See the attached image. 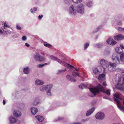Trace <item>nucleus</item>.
Returning <instances> with one entry per match:
<instances>
[{
  "instance_id": "nucleus-7",
  "label": "nucleus",
  "mask_w": 124,
  "mask_h": 124,
  "mask_svg": "<svg viewBox=\"0 0 124 124\" xmlns=\"http://www.w3.org/2000/svg\"><path fill=\"white\" fill-rule=\"evenodd\" d=\"M77 6H74L71 5L69 7L68 11L70 15L73 16L76 15L77 14Z\"/></svg>"
},
{
  "instance_id": "nucleus-50",
  "label": "nucleus",
  "mask_w": 124,
  "mask_h": 124,
  "mask_svg": "<svg viewBox=\"0 0 124 124\" xmlns=\"http://www.w3.org/2000/svg\"><path fill=\"white\" fill-rule=\"evenodd\" d=\"M12 95L13 96L16 97V93H14L12 94Z\"/></svg>"
},
{
  "instance_id": "nucleus-13",
  "label": "nucleus",
  "mask_w": 124,
  "mask_h": 124,
  "mask_svg": "<svg viewBox=\"0 0 124 124\" xmlns=\"http://www.w3.org/2000/svg\"><path fill=\"white\" fill-rule=\"evenodd\" d=\"M118 56L116 54H114L112 56V58L114 62L116 64H119L120 63V60Z\"/></svg>"
},
{
  "instance_id": "nucleus-34",
  "label": "nucleus",
  "mask_w": 124,
  "mask_h": 124,
  "mask_svg": "<svg viewBox=\"0 0 124 124\" xmlns=\"http://www.w3.org/2000/svg\"><path fill=\"white\" fill-rule=\"evenodd\" d=\"M72 75L73 76L75 77H76L77 76H78L79 77H80V76L78 74L75 72H73L72 73Z\"/></svg>"
},
{
  "instance_id": "nucleus-19",
  "label": "nucleus",
  "mask_w": 124,
  "mask_h": 124,
  "mask_svg": "<svg viewBox=\"0 0 124 124\" xmlns=\"http://www.w3.org/2000/svg\"><path fill=\"white\" fill-rule=\"evenodd\" d=\"M105 79V75L103 74H101L99 75L98 79L100 81H101L104 80Z\"/></svg>"
},
{
  "instance_id": "nucleus-36",
  "label": "nucleus",
  "mask_w": 124,
  "mask_h": 124,
  "mask_svg": "<svg viewBox=\"0 0 124 124\" xmlns=\"http://www.w3.org/2000/svg\"><path fill=\"white\" fill-rule=\"evenodd\" d=\"M72 1L75 3H78L82 1V0H72Z\"/></svg>"
},
{
  "instance_id": "nucleus-41",
  "label": "nucleus",
  "mask_w": 124,
  "mask_h": 124,
  "mask_svg": "<svg viewBox=\"0 0 124 124\" xmlns=\"http://www.w3.org/2000/svg\"><path fill=\"white\" fill-rule=\"evenodd\" d=\"M89 46V43H85L84 44V46Z\"/></svg>"
},
{
  "instance_id": "nucleus-42",
  "label": "nucleus",
  "mask_w": 124,
  "mask_h": 124,
  "mask_svg": "<svg viewBox=\"0 0 124 124\" xmlns=\"http://www.w3.org/2000/svg\"><path fill=\"white\" fill-rule=\"evenodd\" d=\"M16 28L18 30H21V27L20 26V25L18 24L16 25Z\"/></svg>"
},
{
  "instance_id": "nucleus-4",
  "label": "nucleus",
  "mask_w": 124,
  "mask_h": 124,
  "mask_svg": "<svg viewBox=\"0 0 124 124\" xmlns=\"http://www.w3.org/2000/svg\"><path fill=\"white\" fill-rule=\"evenodd\" d=\"M49 58L53 60L56 61L57 62L65 66V67L68 68L72 67L73 66L70 64L65 62L63 61L60 59H57V58L53 56V55H51L49 57Z\"/></svg>"
},
{
  "instance_id": "nucleus-20",
  "label": "nucleus",
  "mask_w": 124,
  "mask_h": 124,
  "mask_svg": "<svg viewBox=\"0 0 124 124\" xmlns=\"http://www.w3.org/2000/svg\"><path fill=\"white\" fill-rule=\"evenodd\" d=\"M9 119L10 121V124L15 123L17 121V119L13 116L10 117L9 118Z\"/></svg>"
},
{
  "instance_id": "nucleus-18",
  "label": "nucleus",
  "mask_w": 124,
  "mask_h": 124,
  "mask_svg": "<svg viewBox=\"0 0 124 124\" xmlns=\"http://www.w3.org/2000/svg\"><path fill=\"white\" fill-rule=\"evenodd\" d=\"M95 108L93 107L91 108L89 110H88L86 114V116H89L95 110Z\"/></svg>"
},
{
  "instance_id": "nucleus-59",
  "label": "nucleus",
  "mask_w": 124,
  "mask_h": 124,
  "mask_svg": "<svg viewBox=\"0 0 124 124\" xmlns=\"http://www.w3.org/2000/svg\"><path fill=\"white\" fill-rule=\"evenodd\" d=\"M120 46H124L123 45V44H121L120 45Z\"/></svg>"
},
{
  "instance_id": "nucleus-62",
  "label": "nucleus",
  "mask_w": 124,
  "mask_h": 124,
  "mask_svg": "<svg viewBox=\"0 0 124 124\" xmlns=\"http://www.w3.org/2000/svg\"><path fill=\"white\" fill-rule=\"evenodd\" d=\"M88 120H89V119H86V120L85 121Z\"/></svg>"
},
{
  "instance_id": "nucleus-24",
  "label": "nucleus",
  "mask_w": 124,
  "mask_h": 124,
  "mask_svg": "<svg viewBox=\"0 0 124 124\" xmlns=\"http://www.w3.org/2000/svg\"><path fill=\"white\" fill-rule=\"evenodd\" d=\"M31 110L32 114L34 115L35 114L38 112L37 109L36 108L34 107L31 108Z\"/></svg>"
},
{
  "instance_id": "nucleus-51",
  "label": "nucleus",
  "mask_w": 124,
  "mask_h": 124,
  "mask_svg": "<svg viewBox=\"0 0 124 124\" xmlns=\"http://www.w3.org/2000/svg\"><path fill=\"white\" fill-rule=\"evenodd\" d=\"M103 98L104 99H110V98H109L108 97H106V96L103 97Z\"/></svg>"
},
{
  "instance_id": "nucleus-54",
  "label": "nucleus",
  "mask_w": 124,
  "mask_h": 124,
  "mask_svg": "<svg viewBox=\"0 0 124 124\" xmlns=\"http://www.w3.org/2000/svg\"><path fill=\"white\" fill-rule=\"evenodd\" d=\"M30 12L32 13H34L33 11V9L32 8H31L30 9Z\"/></svg>"
},
{
  "instance_id": "nucleus-23",
  "label": "nucleus",
  "mask_w": 124,
  "mask_h": 124,
  "mask_svg": "<svg viewBox=\"0 0 124 124\" xmlns=\"http://www.w3.org/2000/svg\"><path fill=\"white\" fill-rule=\"evenodd\" d=\"M39 41L41 42H43L44 43V45L45 46H52L51 45L47 43V42L43 41V40L41 39H39Z\"/></svg>"
},
{
  "instance_id": "nucleus-5",
  "label": "nucleus",
  "mask_w": 124,
  "mask_h": 124,
  "mask_svg": "<svg viewBox=\"0 0 124 124\" xmlns=\"http://www.w3.org/2000/svg\"><path fill=\"white\" fill-rule=\"evenodd\" d=\"M77 13L80 15H83L85 12V6L83 3L78 5L77 6Z\"/></svg>"
},
{
  "instance_id": "nucleus-21",
  "label": "nucleus",
  "mask_w": 124,
  "mask_h": 124,
  "mask_svg": "<svg viewBox=\"0 0 124 124\" xmlns=\"http://www.w3.org/2000/svg\"><path fill=\"white\" fill-rule=\"evenodd\" d=\"M66 78L69 81L73 82H75L76 80L74 78H73L71 76L68 75L66 76Z\"/></svg>"
},
{
  "instance_id": "nucleus-63",
  "label": "nucleus",
  "mask_w": 124,
  "mask_h": 124,
  "mask_svg": "<svg viewBox=\"0 0 124 124\" xmlns=\"http://www.w3.org/2000/svg\"><path fill=\"white\" fill-rule=\"evenodd\" d=\"M1 93V91H0V94Z\"/></svg>"
},
{
  "instance_id": "nucleus-47",
  "label": "nucleus",
  "mask_w": 124,
  "mask_h": 124,
  "mask_svg": "<svg viewBox=\"0 0 124 124\" xmlns=\"http://www.w3.org/2000/svg\"><path fill=\"white\" fill-rule=\"evenodd\" d=\"M118 24L119 25H121L122 24V22L120 21L118 23Z\"/></svg>"
},
{
  "instance_id": "nucleus-39",
  "label": "nucleus",
  "mask_w": 124,
  "mask_h": 124,
  "mask_svg": "<svg viewBox=\"0 0 124 124\" xmlns=\"http://www.w3.org/2000/svg\"><path fill=\"white\" fill-rule=\"evenodd\" d=\"M118 17L119 18L118 19L119 20H124V17L122 15H120V16H118Z\"/></svg>"
},
{
  "instance_id": "nucleus-8",
  "label": "nucleus",
  "mask_w": 124,
  "mask_h": 124,
  "mask_svg": "<svg viewBox=\"0 0 124 124\" xmlns=\"http://www.w3.org/2000/svg\"><path fill=\"white\" fill-rule=\"evenodd\" d=\"M34 59L36 61L42 62L45 60V58L44 57L41 56L39 54L36 53L34 55Z\"/></svg>"
},
{
  "instance_id": "nucleus-56",
  "label": "nucleus",
  "mask_w": 124,
  "mask_h": 124,
  "mask_svg": "<svg viewBox=\"0 0 124 124\" xmlns=\"http://www.w3.org/2000/svg\"><path fill=\"white\" fill-rule=\"evenodd\" d=\"M3 104L5 105V101L4 100H3Z\"/></svg>"
},
{
  "instance_id": "nucleus-12",
  "label": "nucleus",
  "mask_w": 124,
  "mask_h": 124,
  "mask_svg": "<svg viewBox=\"0 0 124 124\" xmlns=\"http://www.w3.org/2000/svg\"><path fill=\"white\" fill-rule=\"evenodd\" d=\"M105 116L104 113L101 112H98L95 115V117L97 119L102 120L105 118Z\"/></svg>"
},
{
  "instance_id": "nucleus-38",
  "label": "nucleus",
  "mask_w": 124,
  "mask_h": 124,
  "mask_svg": "<svg viewBox=\"0 0 124 124\" xmlns=\"http://www.w3.org/2000/svg\"><path fill=\"white\" fill-rule=\"evenodd\" d=\"M104 44L102 43H100L96 44L95 46H103Z\"/></svg>"
},
{
  "instance_id": "nucleus-9",
  "label": "nucleus",
  "mask_w": 124,
  "mask_h": 124,
  "mask_svg": "<svg viewBox=\"0 0 124 124\" xmlns=\"http://www.w3.org/2000/svg\"><path fill=\"white\" fill-rule=\"evenodd\" d=\"M35 117L38 120V121H36L34 122L35 124H44V123L43 122L44 118L43 117L38 116H35Z\"/></svg>"
},
{
  "instance_id": "nucleus-3",
  "label": "nucleus",
  "mask_w": 124,
  "mask_h": 124,
  "mask_svg": "<svg viewBox=\"0 0 124 124\" xmlns=\"http://www.w3.org/2000/svg\"><path fill=\"white\" fill-rule=\"evenodd\" d=\"M124 78L119 77L118 80V83L116 87L117 89L122 91H124Z\"/></svg>"
},
{
  "instance_id": "nucleus-58",
  "label": "nucleus",
  "mask_w": 124,
  "mask_h": 124,
  "mask_svg": "<svg viewBox=\"0 0 124 124\" xmlns=\"http://www.w3.org/2000/svg\"><path fill=\"white\" fill-rule=\"evenodd\" d=\"M3 33L2 31L0 29V33L2 34Z\"/></svg>"
},
{
  "instance_id": "nucleus-10",
  "label": "nucleus",
  "mask_w": 124,
  "mask_h": 124,
  "mask_svg": "<svg viewBox=\"0 0 124 124\" xmlns=\"http://www.w3.org/2000/svg\"><path fill=\"white\" fill-rule=\"evenodd\" d=\"M116 64L114 63H112L109 62V65H108V70L112 72L115 71L116 69Z\"/></svg>"
},
{
  "instance_id": "nucleus-17",
  "label": "nucleus",
  "mask_w": 124,
  "mask_h": 124,
  "mask_svg": "<svg viewBox=\"0 0 124 124\" xmlns=\"http://www.w3.org/2000/svg\"><path fill=\"white\" fill-rule=\"evenodd\" d=\"M86 2L85 4L86 6L89 8L93 6V3L91 0H86Z\"/></svg>"
},
{
  "instance_id": "nucleus-43",
  "label": "nucleus",
  "mask_w": 124,
  "mask_h": 124,
  "mask_svg": "<svg viewBox=\"0 0 124 124\" xmlns=\"http://www.w3.org/2000/svg\"><path fill=\"white\" fill-rule=\"evenodd\" d=\"M27 38L25 36H24L22 37V39L23 41H25L26 40Z\"/></svg>"
},
{
  "instance_id": "nucleus-33",
  "label": "nucleus",
  "mask_w": 124,
  "mask_h": 124,
  "mask_svg": "<svg viewBox=\"0 0 124 124\" xmlns=\"http://www.w3.org/2000/svg\"><path fill=\"white\" fill-rule=\"evenodd\" d=\"M102 28V27L101 26H99L96 29L94 30L93 31V33L97 32L100 30Z\"/></svg>"
},
{
  "instance_id": "nucleus-45",
  "label": "nucleus",
  "mask_w": 124,
  "mask_h": 124,
  "mask_svg": "<svg viewBox=\"0 0 124 124\" xmlns=\"http://www.w3.org/2000/svg\"><path fill=\"white\" fill-rule=\"evenodd\" d=\"M44 66L43 64H40L38 65V66L39 68H41Z\"/></svg>"
},
{
  "instance_id": "nucleus-61",
  "label": "nucleus",
  "mask_w": 124,
  "mask_h": 124,
  "mask_svg": "<svg viewBox=\"0 0 124 124\" xmlns=\"http://www.w3.org/2000/svg\"><path fill=\"white\" fill-rule=\"evenodd\" d=\"M75 70L76 71H78V70L77 69H76Z\"/></svg>"
},
{
  "instance_id": "nucleus-11",
  "label": "nucleus",
  "mask_w": 124,
  "mask_h": 124,
  "mask_svg": "<svg viewBox=\"0 0 124 124\" xmlns=\"http://www.w3.org/2000/svg\"><path fill=\"white\" fill-rule=\"evenodd\" d=\"M53 86V85L51 84L46 85V93L48 96H51L52 95L51 90Z\"/></svg>"
},
{
  "instance_id": "nucleus-6",
  "label": "nucleus",
  "mask_w": 124,
  "mask_h": 124,
  "mask_svg": "<svg viewBox=\"0 0 124 124\" xmlns=\"http://www.w3.org/2000/svg\"><path fill=\"white\" fill-rule=\"evenodd\" d=\"M109 62L104 59H101L100 60V65L103 68L104 73L106 72L107 67L108 65H109Z\"/></svg>"
},
{
  "instance_id": "nucleus-14",
  "label": "nucleus",
  "mask_w": 124,
  "mask_h": 124,
  "mask_svg": "<svg viewBox=\"0 0 124 124\" xmlns=\"http://www.w3.org/2000/svg\"><path fill=\"white\" fill-rule=\"evenodd\" d=\"M106 42L108 44H109L111 46H113L116 43V41H114L112 38H109L106 40Z\"/></svg>"
},
{
  "instance_id": "nucleus-57",
  "label": "nucleus",
  "mask_w": 124,
  "mask_h": 124,
  "mask_svg": "<svg viewBox=\"0 0 124 124\" xmlns=\"http://www.w3.org/2000/svg\"><path fill=\"white\" fill-rule=\"evenodd\" d=\"M72 124H80V123H73Z\"/></svg>"
},
{
  "instance_id": "nucleus-2",
  "label": "nucleus",
  "mask_w": 124,
  "mask_h": 124,
  "mask_svg": "<svg viewBox=\"0 0 124 124\" xmlns=\"http://www.w3.org/2000/svg\"><path fill=\"white\" fill-rule=\"evenodd\" d=\"M120 94L118 93H117L114 95V101L116 102L117 107L121 111H124V101L123 103L124 106H121L120 100H121L120 97Z\"/></svg>"
},
{
  "instance_id": "nucleus-27",
  "label": "nucleus",
  "mask_w": 124,
  "mask_h": 124,
  "mask_svg": "<svg viewBox=\"0 0 124 124\" xmlns=\"http://www.w3.org/2000/svg\"><path fill=\"white\" fill-rule=\"evenodd\" d=\"M93 73L95 74H98L100 73V72L96 68H94L93 69Z\"/></svg>"
},
{
  "instance_id": "nucleus-44",
  "label": "nucleus",
  "mask_w": 124,
  "mask_h": 124,
  "mask_svg": "<svg viewBox=\"0 0 124 124\" xmlns=\"http://www.w3.org/2000/svg\"><path fill=\"white\" fill-rule=\"evenodd\" d=\"M43 17V15H39L38 17V18H39V19L40 20L41 18H42Z\"/></svg>"
},
{
  "instance_id": "nucleus-29",
  "label": "nucleus",
  "mask_w": 124,
  "mask_h": 124,
  "mask_svg": "<svg viewBox=\"0 0 124 124\" xmlns=\"http://www.w3.org/2000/svg\"><path fill=\"white\" fill-rule=\"evenodd\" d=\"M39 98L38 97H37L34 99L33 102L34 105H37L38 104L39 102Z\"/></svg>"
},
{
  "instance_id": "nucleus-32",
  "label": "nucleus",
  "mask_w": 124,
  "mask_h": 124,
  "mask_svg": "<svg viewBox=\"0 0 124 124\" xmlns=\"http://www.w3.org/2000/svg\"><path fill=\"white\" fill-rule=\"evenodd\" d=\"M66 71V69H65L64 70H59L57 72V74H60L64 72L65 71Z\"/></svg>"
},
{
  "instance_id": "nucleus-22",
  "label": "nucleus",
  "mask_w": 124,
  "mask_h": 124,
  "mask_svg": "<svg viewBox=\"0 0 124 124\" xmlns=\"http://www.w3.org/2000/svg\"><path fill=\"white\" fill-rule=\"evenodd\" d=\"M14 115L15 116L18 117L21 116V113L19 111L15 110L14 112Z\"/></svg>"
},
{
  "instance_id": "nucleus-37",
  "label": "nucleus",
  "mask_w": 124,
  "mask_h": 124,
  "mask_svg": "<svg viewBox=\"0 0 124 124\" xmlns=\"http://www.w3.org/2000/svg\"><path fill=\"white\" fill-rule=\"evenodd\" d=\"M119 31L124 32V28H122L121 27H119L117 29Z\"/></svg>"
},
{
  "instance_id": "nucleus-31",
  "label": "nucleus",
  "mask_w": 124,
  "mask_h": 124,
  "mask_svg": "<svg viewBox=\"0 0 124 124\" xmlns=\"http://www.w3.org/2000/svg\"><path fill=\"white\" fill-rule=\"evenodd\" d=\"M120 61L122 62H124V54H121L120 57Z\"/></svg>"
},
{
  "instance_id": "nucleus-53",
  "label": "nucleus",
  "mask_w": 124,
  "mask_h": 124,
  "mask_svg": "<svg viewBox=\"0 0 124 124\" xmlns=\"http://www.w3.org/2000/svg\"><path fill=\"white\" fill-rule=\"evenodd\" d=\"M25 45L26 46H30L29 45L28 43H26L25 44Z\"/></svg>"
},
{
  "instance_id": "nucleus-1",
  "label": "nucleus",
  "mask_w": 124,
  "mask_h": 124,
  "mask_svg": "<svg viewBox=\"0 0 124 124\" xmlns=\"http://www.w3.org/2000/svg\"><path fill=\"white\" fill-rule=\"evenodd\" d=\"M89 90L91 93H89V95L92 97H94L96 94L100 91L106 93L108 95L110 94L111 91L110 89H108L105 90L104 89L103 86L100 84L97 85L94 88H89Z\"/></svg>"
},
{
  "instance_id": "nucleus-25",
  "label": "nucleus",
  "mask_w": 124,
  "mask_h": 124,
  "mask_svg": "<svg viewBox=\"0 0 124 124\" xmlns=\"http://www.w3.org/2000/svg\"><path fill=\"white\" fill-rule=\"evenodd\" d=\"M36 84L37 85H42L44 84V83L42 81L39 80L37 79L35 81Z\"/></svg>"
},
{
  "instance_id": "nucleus-60",
  "label": "nucleus",
  "mask_w": 124,
  "mask_h": 124,
  "mask_svg": "<svg viewBox=\"0 0 124 124\" xmlns=\"http://www.w3.org/2000/svg\"><path fill=\"white\" fill-rule=\"evenodd\" d=\"M87 47H84V50H86L87 48Z\"/></svg>"
},
{
  "instance_id": "nucleus-40",
  "label": "nucleus",
  "mask_w": 124,
  "mask_h": 124,
  "mask_svg": "<svg viewBox=\"0 0 124 124\" xmlns=\"http://www.w3.org/2000/svg\"><path fill=\"white\" fill-rule=\"evenodd\" d=\"M70 0H64V3L67 4H68L69 3Z\"/></svg>"
},
{
  "instance_id": "nucleus-28",
  "label": "nucleus",
  "mask_w": 124,
  "mask_h": 124,
  "mask_svg": "<svg viewBox=\"0 0 124 124\" xmlns=\"http://www.w3.org/2000/svg\"><path fill=\"white\" fill-rule=\"evenodd\" d=\"M46 85H42L39 87L40 90V91L44 92L46 90Z\"/></svg>"
},
{
  "instance_id": "nucleus-52",
  "label": "nucleus",
  "mask_w": 124,
  "mask_h": 124,
  "mask_svg": "<svg viewBox=\"0 0 124 124\" xmlns=\"http://www.w3.org/2000/svg\"><path fill=\"white\" fill-rule=\"evenodd\" d=\"M81 89H83V87L81 85H79L78 86Z\"/></svg>"
},
{
  "instance_id": "nucleus-49",
  "label": "nucleus",
  "mask_w": 124,
  "mask_h": 124,
  "mask_svg": "<svg viewBox=\"0 0 124 124\" xmlns=\"http://www.w3.org/2000/svg\"><path fill=\"white\" fill-rule=\"evenodd\" d=\"M122 72L121 73V74L123 76L124 78V70H122Z\"/></svg>"
},
{
  "instance_id": "nucleus-46",
  "label": "nucleus",
  "mask_w": 124,
  "mask_h": 124,
  "mask_svg": "<svg viewBox=\"0 0 124 124\" xmlns=\"http://www.w3.org/2000/svg\"><path fill=\"white\" fill-rule=\"evenodd\" d=\"M50 62H49L48 63H45L43 64L44 66L45 65H49L50 64Z\"/></svg>"
},
{
  "instance_id": "nucleus-55",
  "label": "nucleus",
  "mask_w": 124,
  "mask_h": 124,
  "mask_svg": "<svg viewBox=\"0 0 124 124\" xmlns=\"http://www.w3.org/2000/svg\"><path fill=\"white\" fill-rule=\"evenodd\" d=\"M37 10V8L36 7H34L33 8V10L34 11H36Z\"/></svg>"
},
{
  "instance_id": "nucleus-48",
  "label": "nucleus",
  "mask_w": 124,
  "mask_h": 124,
  "mask_svg": "<svg viewBox=\"0 0 124 124\" xmlns=\"http://www.w3.org/2000/svg\"><path fill=\"white\" fill-rule=\"evenodd\" d=\"M103 85L104 86H105L107 85V84L105 82H103Z\"/></svg>"
},
{
  "instance_id": "nucleus-15",
  "label": "nucleus",
  "mask_w": 124,
  "mask_h": 124,
  "mask_svg": "<svg viewBox=\"0 0 124 124\" xmlns=\"http://www.w3.org/2000/svg\"><path fill=\"white\" fill-rule=\"evenodd\" d=\"M114 39L116 40H119L124 39V36L121 34H119L114 36Z\"/></svg>"
},
{
  "instance_id": "nucleus-35",
  "label": "nucleus",
  "mask_w": 124,
  "mask_h": 124,
  "mask_svg": "<svg viewBox=\"0 0 124 124\" xmlns=\"http://www.w3.org/2000/svg\"><path fill=\"white\" fill-rule=\"evenodd\" d=\"M9 25L7 24L6 23H5L4 24V29H6L7 28H9Z\"/></svg>"
},
{
  "instance_id": "nucleus-16",
  "label": "nucleus",
  "mask_w": 124,
  "mask_h": 124,
  "mask_svg": "<svg viewBox=\"0 0 124 124\" xmlns=\"http://www.w3.org/2000/svg\"><path fill=\"white\" fill-rule=\"evenodd\" d=\"M124 49V47H116L115 50L118 54H120L123 52V49Z\"/></svg>"
},
{
  "instance_id": "nucleus-30",
  "label": "nucleus",
  "mask_w": 124,
  "mask_h": 124,
  "mask_svg": "<svg viewBox=\"0 0 124 124\" xmlns=\"http://www.w3.org/2000/svg\"><path fill=\"white\" fill-rule=\"evenodd\" d=\"M63 118L61 116H59L57 118L54 120V122H55L57 121H60L62 120Z\"/></svg>"
},
{
  "instance_id": "nucleus-64",
  "label": "nucleus",
  "mask_w": 124,
  "mask_h": 124,
  "mask_svg": "<svg viewBox=\"0 0 124 124\" xmlns=\"http://www.w3.org/2000/svg\"><path fill=\"white\" fill-rule=\"evenodd\" d=\"M60 56H61V54H60Z\"/></svg>"
},
{
  "instance_id": "nucleus-26",
  "label": "nucleus",
  "mask_w": 124,
  "mask_h": 124,
  "mask_svg": "<svg viewBox=\"0 0 124 124\" xmlns=\"http://www.w3.org/2000/svg\"><path fill=\"white\" fill-rule=\"evenodd\" d=\"M30 71V69L28 67L25 68L23 70L24 73L26 74H29V73Z\"/></svg>"
}]
</instances>
